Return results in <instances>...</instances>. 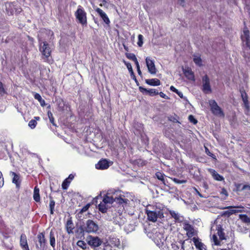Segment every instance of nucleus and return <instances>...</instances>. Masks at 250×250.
<instances>
[{"mask_svg":"<svg viewBox=\"0 0 250 250\" xmlns=\"http://www.w3.org/2000/svg\"><path fill=\"white\" fill-rule=\"evenodd\" d=\"M143 35L140 34L138 35V41L137 44L139 46L141 47L142 46L143 44Z\"/></svg>","mask_w":250,"mask_h":250,"instance_id":"45","label":"nucleus"},{"mask_svg":"<svg viewBox=\"0 0 250 250\" xmlns=\"http://www.w3.org/2000/svg\"><path fill=\"white\" fill-rule=\"evenodd\" d=\"M84 226L85 228V232L94 233L96 232L99 229V226L98 224L90 219L86 221Z\"/></svg>","mask_w":250,"mask_h":250,"instance_id":"8","label":"nucleus"},{"mask_svg":"<svg viewBox=\"0 0 250 250\" xmlns=\"http://www.w3.org/2000/svg\"><path fill=\"white\" fill-rule=\"evenodd\" d=\"M221 194L224 195L225 196L224 199H226V197L228 196V193L227 190L225 188H223L221 191Z\"/></svg>","mask_w":250,"mask_h":250,"instance_id":"49","label":"nucleus"},{"mask_svg":"<svg viewBox=\"0 0 250 250\" xmlns=\"http://www.w3.org/2000/svg\"><path fill=\"white\" fill-rule=\"evenodd\" d=\"M125 55L128 59L133 61H136L137 59L135 55L133 53H126Z\"/></svg>","mask_w":250,"mask_h":250,"instance_id":"42","label":"nucleus"},{"mask_svg":"<svg viewBox=\"0 0 250 250\" xmlns=\"http://www.w3.org/2000/svg\"><path fill=\"white\" fill-rule=\"evenodd\" d=\"M4 185V179L2 173L0 171V187H2Z\"/></svg>","mask_w":250,"mask_h":250,"instance_id":"50","label":"nucleus"},{"mask_svg":"<svg viewBox=\"0 0 250 250\" xmlns=\"http://www.w3.org/2000/svg\"><path fill=\"white\" fill-rule=\"evenodd\" d=\"M50 199V203H49V208L50 211V213L51 214H54V207L55 206V202L53 199V197L51 196H49Z\"/></svg>","mask_w":250,"mask_h":250,"instance_id":"34","label":"nucleus"},{"mask_svg":"<svg viewBox=\"0 0 250 250\" xmlns=\"http://www.w3.org/2000/svg\"><path fill=\"white\" fill-rule=\"evenodd\" d=\"M125 62V65H126V66L127 67L130 74V76L131 77V78L134 80V81L137 83V80L136 78V76H135V74L134 73V72L133 71V69H132V66H131V64L130 62Z\"/></svg>","mask_w":250,"mask_h":250,"instance_id":"28","label":"nucleus"},{"mask_svg":"<svg viewBox=\"0 0 250 250\" xmlns=\"http://www.w3.org/2000/svg\"><path fill=\"white\" fill-rule=\"evenodd\" d=\"M146 62L148 72L151 74H155L156 73V68L154 64V61L149 57H146Z\"/></svg>","mask_w":250,"mask_h":250,"instance_id":"14","label":"nucleus"},{"mask_svg":"<svg viewBox=\"0 0 250 250\" xmlns=\"http://www.w3.org/2000/svg\"><path fill=\"white\" fill-rule=\"evenodd\" d=\"M34 98H35V99L38 100L39 102L42 101V102L44 104L45 103L44 100H42L41 96L39 94L35 93V94L34 95Z\"/></svg>","mask_w":250,"mask_h":250,"instance_id":"48","label":"nucleus"},{"mask_svg":"<svg viewBox=\"0 0 250 250\" xmlns=\"http://www.w3.org/2000/svg\"><path fill=\"white\" fill-rule=\"evenodd\" d=\"M164 207L163 205L156 203L154 206L149 205L146 209V213L149 221L155 222L158 219L164 218Z\"/></svg>","mask_w":250,"mask_h":250,"instance_id":"2","label":"nucleus"},{"mask_svg":"<svg viewBox=\"0 0 250 250\" xmlns=\"http://www.w3.org/2000/svg\"><path fill=\"white\" fill-rule=\"evenodd\" d=\"M48 117L49 118L50 122L54 126H56V125L55 123L54 118L53 116V114L50 111L47 112Z\"/></svg>","mask_w":250,"mask_h":250,"instance_id":"38","label":"nucleus"},{"mask_svg":"<svg viewBox=\"0 0 250 250\" xmlns=\"http://www.w3.org/2000/svg\"><path fill=\"white\" fill-rule=\"evenodd\" d=\"M195 190L197 193V194L201 197H203L202 195L197 190L196 188H195Z\"/></svg>","mask_w":250,"mask_h":250,"instance_id":"62","label":"nucleus"},{"mask_svg":"<svg viewBox=\"0 0 250 250\" xmlns=\"http://www.w3.org/2000/svg\"><path fill=\"white\" fill-rule=\"evenodd\" d=\"M87 210L86 209V208H85V207L84 206L82 209L81 210H80V211L78 213V216L79 217H80L81 216H79V215L80 214H82L83 212H85L86 211H87Z\"/></svg>","mask_w":250,"mask_h":250,"instance_id":"54","label":"nucleus"},{"mask_svg":"<svg viewBox=\"0 0 250 250\" xmlns=\"http://www.w3.org/2000/svg\"><path fill=\"white\" fill-rule=\"evenodd\" d=\"M134 62L136 65L137 68L140 67V65H139V64L137 59H136V61H134Z\"/></svg>","mask_w":250,"mask_h":250,"instance_id":"59","label":"nucleus"},{"mask_svg":"<svg viewBox=\"0 0 250 250\" xmlns=\"http://www.w3.org/2000/svg\"><path fill=\"white\" fill-rule=\"evenodd\" d=\"M188 120L190 121V122L193 123L194 125H195L197 123V120L192 115H190L188 116Z\"/></svg>","mask_w":250,"mask_h":250,"instance_id":"46","label":"nucleus"},{"mask_svg":"<svg viewBox=\"0 0 250 250\" xmlns=\"http://www.w3.org/2000/svg\"><path fill=\"white\" fill-rule=\"evenodd\" d=\"M38 243L36 244L37 250H45L46 241L44 234L43 232L39 233L37 235Z\"/></svg>","mask_w":250,"mask_h":250,"instance_id":"9","label":"nucleus"},{"mask_svg":"<svg viewBox=\"0 0 250 250\" xmlns=\"http://www.w3.org/2000/svg\"><path fill=\"white\" fill-rule=\"evenodd\" d=\"M75 15L80 23L83 25L87 24L86 13L81 6H78Z\"/></svg>","mask_w":250,"mask_h":250,"instance_id":"6","label":"nucleus"},{"mask_svg":"<svg viewBox=\"0 0 250 250\" xmlns=\"http://www.w3.org/2000/svg\"><path fill=\"white\" fill-rule=\"evenodd\" d=\"M237 190L239 191H242L244 190H250V185H242V184H238L237 186Z\"/></svg>","mask_w":250,"mask_h":250,"instance_id":"35","label":"nucleus"},{"mask_svg":"<svg viewBox=\"0 0 250 250\" xmlns=\"http://www.w3.org/2000/svg\"><path fill=\"white\" fill-rule=\"evenodd\" d=\"M73 149H76L78 153H81V151L79 148L77 147L76 146H73Z\"/></svg>","mask_w":250,"mask_h":250,"instance_id":"61","label":"nucleus"},{"mask_svg":"<svg viewBox=\"0 0 250 250\" xmlns=\"http://www.w3.org/2000/svg\"><path fill=\"white\" fill-rule=\"evenodd\" d=\"M74 225L73 223L72 217H70L65 224V228L66 231L68 234L73 233V229H74Z\"/></svg>","mask_w":250,"mask_h":250,"instance_id":"19","label":"nucleus"},{"mask_svg":"<svg viewBox=\"0 0 250 250\" xmlns=\"http://www.w3.org/2000/svg\"><path fill=\"white\" fill-rule=\"evenodd\" d=\"M88 244L93 248H96L101 245L103 241L97 236H89L87 238Z\"/></svg>","mask_w":250,"mask_h":250,"instance_id":"11","label":"nucleus"},{"mask_svg":"<svg viewBox=\"0 0 250 250\" xmlns=\"http://www.w3.org/2000/svg\"><path fill=\"white\" fill-rule=\"evenodd\" d=\"M183 72L185 76L189 80H194V75L193 72L189 68L183 69Z\"/></svg>","mask_w":250,"mask_h":250,"instance_id":"25","label":"nucleus"},{"mask_svg":"<svg viewBox=\"0 0 250 250\" xmlns=\"http://www.w3.org/2000/svg\"><path fill=\"white\" fill-rule=\"evenodd\" d=\"M183 229L187 231L188 237L190 238L195 235L194 229L192 225L188 223L183 224Z\"/></svg>","mask_w":250,"mask_h":250,"instance_id":"16","label":"nucleus"},{"mask_svg":"<svg viewBox=\"0 0 250 250\" xmlns=\"http://www.w3.org/2000/svg\"><path fill=\"white\" fill-rule=\"evenodd\" d=\"M176 94L181 98H183L185 100H186V98L184 96H183V94L182 93V92L181 91H178L176 93Z\"/></svg>","mask_w":250,"mask_h":250,"instance_id":"55","label":"nucleus"},{"mask_svg":"<svg viewBox=\"0 0 250 250\" xmlns=\"http://www.w3.org/2000/svg\"><path fill=\"white\" fill-rule=\"evenodd\" d=\"M74 178V176L72 174H70L67 179H68V181H71Z\"/></svg>","mask_w":250,"mask_h":250,"instance_id":"58","label":"nucleus"},{"mask_svg":"<svg viewBox=\"0 0 250 250\" xmlns=\"http://www.w3.org/2000/svg\"><path fill=\"white\" fill-rule=\"evenodd\" d=\"M170 90H171L173 92H174L175 93H177L178 91L176 88H175L173 86H171L170 87Z\"/></svg>","mask_w":250,"mask_h":250,"instance_id":"57","label":"nucleus"},{"mask_svg":"<svg viewBox=\"0 0 250 250\" xmlns=\"http://www.w3.org/2000/svg\"><path fill=\"white\" fill-rule=\"evenodd\" d=\"M70 183V181H68V179H65L63 181L62 185V189H67Z\"/></svg>","mask_w":250,"mask_h":250,"instance_id":"37","label":"nucleus"},{"mask_svg":"<svg viewBox=\"0 0 250 250\" xmlns=\"http://www.w3.org/2000/svg\"><path fill=\"white\" fill-rule=\"evenodd\" d=\"M216 230H217V234L218 235L219 239H218L217 236L214 234L212 236V240L214 242V245L216 246H221L223 244L222 241L226 240V237L223 231L224 229L221 225H218L216 226Z\"/></svg>","mask_w":250,"mask_h":250,"instance_id":"3","label":"nucleus"},{"mask_svg":"<svg viewBox=\"0 0 250 250\" xmlns=\"http://www.w3.org/2000/svg\"><path fill=\"white\" fill-rule=\"evenodd\" d=\"M12 175L13 176L12 179V182L14 183L16 187L19 188L20 187L21 181L20 180V177L19 174H16L14 172H11Z\"/></svg>","mask_w":250,"mask_h":250,"instance_id":"22","label":"nucleus"},{"mask_svg":"<svg viewBox=\"0 0 250 250\" xmlns=\"http://www.w3.org/2000/svg\"><path fill=\"white\" fill-rule=\"evenodd\" d=\"M172 180L174 183L178 184L186 183L187 182V180H185V179L180 180L176 178H172Z\"/></svg>","mask_w":250,"mask_h":250,"instance_id":"41","label":"nucleus"},{"mask_svg":"<svg viewBox=\"0 0 250 250\" xmlns=\"http://www.w3.org/2000/svg\"><path fill=\"white\" fill-rule=\"evenodd\" d=\"M102 250H112V249L109 245L104 244Z\"/></svg>","mask_w":250,"mask_h":250,"instance_id":"52","label":"nucleus"},{"mask_svg":"<svg viewBox=\"0 0 250 250\" xmlns=\"http://www.w3.org/2000/svg\"><path fill=\"white\" fill-rule=\"evenodd\" d=\"M37 122L35 120H31L29 121L28 123V126L31 128L34 129L36 125H37Z\"/></svg>","mask_w":250,"mask_h":250,"instance_id":"43","label":"nucleus"},{"mask_svg":"<svg viewBox=\"0 0 250 250\" xmlns=\"http://www.w3.org/2000/svg\"><path fill=\"white\" fill-rule=\"evenodd\" d=\"M156 176L158 178V179H159L162 181H164V175L162 173H161L160 172H157L156 173Z\"/></svg>","mask_w":250,"mask_h":250,"instance_id":"47","label":"nucleus"},{"mask_svg":"<svg viewBox=\"0 0 250 250\" xmlns=\"http://www.w3.org/2000/svg\"><path fill=\"white\" fill-rule=\"evenodd\" d=\"M158 94H159L160 96L162 98H165L166 99H169V98L165 94H164L162 92H161L160 93L158 92Z\"/></svg>","mask_w":250,"mask_h":250,"instance_id":"51","label":"nucleus"},{"mask_svg":"<svg viewBox=\"0 0 250 250\" xmlns=\"http://www.w3.org/2000/svg\"><path fill=\"white\" fill-rule=\"evenodd\" d=\"M224 208H228L229 209L228 210L225 211L224 213V214H227L229 216L233 214L237 213V212H242L244 211V207L242 206H229L227 207Z\"/></svg>","mask_w":250,"mask_h":250,"instance_id":"12","label":"nucleus"},{"mask_svg":"<svg viewBox=\"0 0 250 250\" xmlns=\"http://www.w3.org/2000/svg\"><path fill=\"white\" fill-rule=\"evenodd\" d=\"M139 88V90L142 93L146 95L153 96L158 94V92L155 89H147L146 88H144L142 86H140Z\"/></svg>","mask_w":250,"mask_h":250,"instance_id":"18","label":"nucleus"},{"mask_svg":"<svg viewBox=\"0 0 250 250\" xmlns=\"http://www.w3.org/2000/svg\"><path fill=\"white\" fill-rule=\"evenodd\" d=\"M150 236L152 238L156 245L159 248L162 247L164 245L166 239L162 233L156 230H153Z\"/></svg>","mask_w":250,"mask_h":250,"instance_id":"4","label":"nucleus"},{"mask_svg":"<svg viewBox=\"0 0 250 250\" xmlns=\"http://www.w3.org/2000/svg\"><path fill=\"white\" fill-rule=\"evenodd\" d=\"M84 207L86 208V209L88 210V209L90 207V204H87Z\"/></svg>","mask_w":250,"mask_h":250,"instance_id":"64","label":"nucleus"},{"mask_svg":"<svg viewBox=\"0 0 250 250\" xmlns=\"http://www.w3.org/2000/svg\"><path fill=\"white\" fill-rule=\"evenodd\" d=\"M184 243V241H180L178 243L172 244V248L173 250H185Z\"/></svg>","mask_w":250,"mask_h":250,"instance_id":"24","label":"nucleus"},{"mask_svg":"<svg viewBox=\"0 0 250 250\" xmlns=\"http://www.w3.org/2000/svg\"><path fill=\"white\" fill-rule=\"evenodd\" d=\"M39 191V188L37 187H35L34 189L33 198L34 200L37 202L40 201V195Z\"/></svg>","mask_w":250,"mask_h":250,"instance_id":"31","label":"nucleus"},{"mask_svg":"<svg viewBox=\"0 0 250 250\" xmlns=\"http://www.w3.org/2000/svg\"><path fill=\"white\" fill-rule=\"evenodd\" d=\"M20 244L23 250H29L27 237L24 233H22L21 235Z\"/></svg>","mask_w":250,"mask_h":250,"instance_id":"17","label":"nucleus"},{"mask_svg":"<svg viewBox=\"0 0 250 250\" xmlns=\"http://www.w3.org/2000/svg\"><path fill=\"white\" fill-rule=\"evenodd\" d=\"M208 171L215 180L222 181L224 180L223 177L219 174L215 170L209 168L208 169Z\"/></svg>","mask_w":250,"mask_h":250,"instance_id":"23","label":"nucleus"},{"mask_svg":"<svg viewBox=\"0 0 250 250\" xmlns=\"http://www.w3.org/2000/svg\"><path fill=\"white\" fill-rule=\"evenodd\" d=\"M239 218L244 223H250V218L246 214H240Z\"/></svg>","mask_w":250,"mask_h":250,"instance_id":"36","label":"nucleus"},{"mask_svg":"<svg viewBox=\"0 0 250 250\" xmlns=\"http://www.w3.org/2000/svg\"><path fill=\"white\" fill-rule=\"evenodd\" d=\"M137 72H138V74L140 76H141L142 75V72H141V71L140 70V67L137 68Z\"/></svg>","mask_w":250,"mask_h":250,"instance_id":"60","label":"nucleus"},{"mask_svg":"<svg viewBox=\"0 0 250 250\" xmlns=\"http://www.w3.org/2000/svg\"><path fill=\"white\" fill-rule=\"evenodd\" d=\"M145 82L147 84L152 86H159L161 84L160 81L157 79H146Z\"/></svg>","mask_w":250,"mask_h":250,"instance_id":"26","label":"nucleus"},{"mask_svg":"<svg viewBox=\"0 0 250 250\" xmlns=\"http://www.w3.org/2000/svg\"><path fill=\"white\" fill-rule=\"evenodd\" d=\"M202 91L205 94H208L211 92V88L210 85V81L207 75L202 77Z\"/></svg>","mask_w":250,"mask_h":250,"instance_id":"10","label":"nucleus"},{"mask_svg":"<svg viewBox=\"0 0 250 250\" xmlns=\"http://www.w3.org/2000/svg\"><path fill=\"white\" fill-rule=\"evenodd\" d=\"M110 242L112 244L116 247H118L120 245L119 239L117 238H112V239L110 240Z\"/></svg>","mask_w":250,"mask_h":250,"instance_id":"44","label":"nucleus"},{"mask_svg":"<svg viewBox=\"0 0 250 250\" xmlns=\"http://www.w3.org/2000/svg\"><path fill=\"white\" fill-rule=\"evenodd\" d=\"M77 245L80 248H82L83 250L86 249L87 245L82 240H79L77 242Z\"/></svg>","mask_w":250,"mask_h":250,"instance_id":"39","label":"nucleus"},{"mask_svg":"<svg viewBox=\"0 0 250 250\" xmlns=\"http://www.w3.org/2000/svg\"><path fill=\"white\" fill-rule=\"evenodd\" d=\"M107 204L104 203L103 201L100 202V203L98 205L99 210L102 213L106 212L107 210Z\"/></svg>","mask_w":250,"mask_h":250,"instance_id":"32","label":"nucleus"},{"mask_svg":"<svg viewBox=\"0 0 250 250\" xmlns=\"http://www.w3.org/2000/svg\"><path fill=\"white\" fill-rule=\"evenodd\" d=\"M0 93H4L5 92V90H4V89L3 87V84L2 83H1L0 82Z\"/></svg>","mask_w":250,"mask_h":250,"instance_id":"56","label":"nucleus"},{"mask_svg":"<svg viewBox=\"0 0 250 250\" xmlns=\"http://www.w3.org/2000/svg\"><path fill=\"white\" fill-rule=\"evenodd\" d=\"M112 163V162L108 161L105 159H102L96 164L95 167L98 169H106L108 168Z\"/></svg>","mask_w":250,"mask_h":250,"instance_id":"13","label":"nucleus"},{"mask_svg":"<svg viewBox=\"0 0 250 250\" xmlns=\"http://www.w3.org/2000/svg\"><path fill=\"white\" fill-rule=\"evenodd\" d=\"M193 241L197 249H199V250H204H204H206L204 248V244L201 242L199 241L197 238L194 237L193 238Z\"/></svg>","mask_w":250,"mask_h":250,"instance_id":"27","label":"nucleus"},{"mask_svg":"<svg viewBox=\"0 0 250 250\" xmlns=\"http://www.w3.org/2000/svg\"><path fill=\"white\" fill-rule=\"evenodd\" d=\"M205 150H206V153L207 155H208V156H211L212 157H213L214 155L212 153H211L209 151V149L206 147H205Z\"/></svg>","mask_w":250,"mask_h":250,"instance_id":"53","label":"nucleus"},{"mask_svg":"<svg viewBox=\"0 0 250 250\" xmlns=\"http://www.w3.org/2000/svg\"><path fill=\"white\" fill-rule=\"evenodd\" d=\"M85 228L84 225L83 226H81L77 228L76 230V233L78 235L79 237H83L84 235V232H85Z\"/></svg>","mask_w":250,"mask_h":250,"instance_id":"29","label":"nucleus"},{"mask_svg":"<svg viewBox=\"0 0 250 250\" xmlns=\"http://www.w3.org/2000/svg\"><path fill=\"white\" fill-rule=\"evenodd\" d=\"M250 31L247 28H245L243 30V33L241 35V39L242 41L245 42L247 47L250 49Z\"/></svg>","mask_w":250,"mask_h":250,"instance_id":"15","label":"nucleus"},{"mask_svg":"<svg viewBox=\"0 0 250 250\" xmlns=\"http://www.w3.org/2000/svg\"><path fill=\"white\" fill-rule=\"evenodd\" d=\"M102 199V197L101 196H98L97 197H96V204H97L98 202H97V200L99 199Z\"/></svg>","mask_w":250,"mask_h":250,"instance_id":"63","label":"nucleus"},{"mask_svg":"<svg viewBox=\"0 0 250 250\" xmlns=\"http://www.w3.org/2000/svg\"><path fill=\"white\" fill-rule=\"evenodd\" d=\"M193 61L196 64L199 66L202 65V60L200 57L194 56L193 58Z\"/></svg>","mask_w":250,"mask_h":250,"instance_id":"40","label":"nucleus"},{"mask_svg":"<svg viewBox=\"0 0 250 250\" xmlns=\"http://www.w3.org/2000/svg\"><path fill=\"white\" fill-rule=\"evenodd\" d=\"M169 213L172 218H173L176 221L181 222V216L180 214L174 210H169Z\"/></svg>","mask_w":250,"mask_h":250,"instance_id":"30","label":"nucleus"},{"mask_svg":"<svg viewBox=\"0 0 250 250\" xmlns=\"http://www.w3.org/2000/svg\"><path fill=\"white\" fill-rule=\"evenodd\" d=\"M120 193L121 191L120 190H109L103 197L102 201L106 204H111L116 202L119 206L124 208L125 206L128 204L129 201L127 199L123 198Z\"/></svg>","mask_w":250,"mask_h":250,"instance_id":"1","label":"nucleus"},{"mask_svg":"<svg viewBox=\"0 0 250 250\" xmlns=\"http://www.w3.org/2000/svg\"><path fill=\"white\" fill-rule=\"evenodd\" d=\"M96 11L100 15V17L102 19L103 21L107 24H109L110 23V20L107 17L106 13L104 12L101 9L99 8H97L96 9Z\"/></svg>","mask_w":250,"mask_h":250,"instance_id":"20","label":"nucleus"},{"mask_svg":"<svg viewBox=\"0 0 250 250\" xmlns=\"http://www.w3.org/2000/svg\"><path fill=\"white\" fill-rule=\"evenodd\" d=\"M240 92L241 93L242 100L244 102V106L246 109L249 111L250 109V107L249 105L247 94L243 89H241L240 90Z\"/></svg>","mask_w":250,"mask_h":250,"instance_id":"21","label":"nucleus"},{"mask_svg":"<svg viewBox=\"0 0 250 250\" xmlns=\"http://www.w3.org/2000/svg\"><path fill=\"white\" fill-rule=\"evenodd\" d=\"M40 51L43 56L44 59H48L51 53V48L50 45L46 42H42L39 39Z\"/></svg>","mask_w":250,"mask_h":250,"instance_id":"5","label":"nucleus"},{"mask_svg":"<svg viewBox=\"0 0 250 250\" xmlns=\"http://www.w3.org/2000/svg\"><path fill=\"white\" fill-rule=\"evenodd\" d=\"M49 238H50V244L54 248L55 247V236L54 234V232L52 229L49 234Z\"/></svg>","mask_w":250,"mask_h":250,"instance_id":"33","label":"nucleus"},{"mask_svg":"<svg viewBox=\"0 0 250 250\" xmlns=\"http://www.w3.org/2000/svg\"><path fill=\"white\" fill-rule=\"evenodd\" d=\"M209 104L210 107V110L214 115L222 117L225 116L223 110L218 106L215 100H211L209 101Z\"/></svg>","mask_w":250,"mask_h":250,"instance_id":"7","label":"nucleus"}]
</instances>
